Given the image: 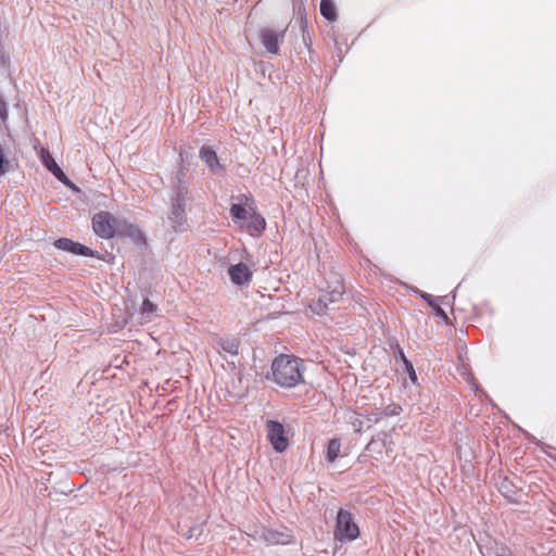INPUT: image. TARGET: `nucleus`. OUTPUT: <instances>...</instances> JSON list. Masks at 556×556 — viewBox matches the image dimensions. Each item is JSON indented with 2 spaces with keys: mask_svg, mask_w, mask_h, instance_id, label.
Segmentation results:
<instances>
[{
  "mask_svg": "<svg viewBox=\"0 0 556 556\" xmlns=\"http://www.w3.org/2000/svg\"><path fill=\"white\" fill-rule=\"evenodd\" d=\"M341 442L339 439H331L327 446V460L333 463L340 454Z\"/></svg>",
  "mask_w": 556,
  "mask_h": 556,
  "instance_id": "dca6fc26",
  "label": "nucleus"
},
{
  "mask_svg": "<svg viewBox=\"0 0 556 556\" xmlns=\"http://www.w3.org/2000/svg\"><path fill=\"white\" fill-rule=\"evenodd\" d=\"M118 219L111 213L101 211L92 217V229L102 239H112L116 236Z\"/></svg>",
  "mask_w": 556,
  "mask_h": 556,
  "instance_id": "20e7f679",
  "label": "nucleus"
},
{
  "mask_svg": "<svg viewBox=\"0 0 556 556\" xmlns=\"http://www.w3.org/2000/svg\"><path fill=\"white\" fill-rule=\"evenodd\" d=\"M116 236L121 238H130L136 243L144 242V236L137 225L129 223L126 219H118Z\"/></svg>",
  "mask_w": 556,
  "mask_h": 556,
  "instance_id": "9d476101",
  "label": "nucleus"
},
{
  "mask_svg": "<svg viewBox=\"0 0 556 556\" xmlns=\"http://www.w3.org/2000/svg\"><path fill=\"white\" fill-rule=\"evenodd\" d=\"M9 162L5 159L3 148L0 146V175L5 173V167L8 166Z\"/></svg>",
  "mask_w": 556,
  "mask_h": 556,
  "instance_id": "5701e85b",
  "label": "nucleus"
},
{
  "mask_svg": "<svg viewBox=\"0 0 556 556\" xmlns=\"http://www.w3.org/2000/svg\"><path fill=\"white\" fill-rule=\"evenodd\" d=\"M420 296L424 301H426L429 304V306H432L437 303V300H434L432 295L429 293H421Z\"/></svg>",
  "mask_w": 556,
  "mask_h": 556,
  "instance_id": "a878e982",
  "label": "nucleus"
},
{
  "mask_svg": "<svg viewBox=\"0 0 556 556\" xmlns=\"http://www.w3.org/2000/svg\"><path fill=\"white\" fill-rule=\"evenodd\" d=\"M0 118L2 122H5L8 118V109L7 104L0 98Z\"/></svg>",
  "mask_w": 556,
  "mask_h": 556,
  "instance_id": "393cba45",
  "label": "nucleus"
},
{
  "mask_svg": "<svg viewBox=\"0 0 556 556\" xmlns=\"http://www.w3.org/2000/svg\"><path fill=\"white\" fill-rule=\"evenodd\" d=\"M240 229L245 230L252 237H258L266 229V220L256 211V207L250 214L245 223H240Z\"/></svg>",
  "mask_w": 556,
  "mask_h": 556,
  "instance_id": "6e6552de",
  "label": "nucleus"
},
{
  "mask_svg": "<svg viewBox=\"0 0 556 556\" xmlns=\"http://www.w3.org/2000/svg\"><path fill=\"white\" fill-rule=\"evenodd\" d=\"M432 308V313L434 316L441 318L444 323L448 321V317L440 304L437 302L434 305L430 306Z\"/></svg>",
  "mask_w": 556,
  "mask_h": 556,
  "instance_id": "4be33fe9",
  "label": "nucleus"
},
{
  "mask_svg": "<svg viewBox=\"0 0 556 556\" xmlns=\"http://www.w3.org/2000/svg\"><path fill=\"white\" fill-rule=\"evenodd\" d=\"M172 215L174 220L177 223L185 220V204L182 199H177L173 204Z\"/></svg>",
  "mask_w": 556,
  "mask_h": 556,
  "instance_id": "a211bd4d",
  "label": "nucleus"
},
{
  "mask_svg": "<svg viewBox=\"0 0 556 556\" xmlns=\"http://www.w3.org/2000/svg\"><path fill=\"white\" fill-rule=\"evenodd\" d=\"M361 534L359 527L356 523L352 513L345 509H339L333 530L334 540L345 543L356 540Z\"/></svg>",
  "mask_w": 556,
  "mask_h": 556,
  "instance_id": "7ed1b4c3",
  "label": "nucleus"
},
{
  "mask_svg": "<svg viewBox=\"0 0 556 556\" xmlns=\"http://www.w3.org/2000/svg\"><path fill=\"white\" fill-rule=\"evenodd\" d=\"M200 157L213 174H220L224 172L223 166L219 164L218 156L212 148L202 147L200 149Z\"/></svg>",
  "mask_w": 556,
  "mask_h": 556,
  "instance_id": "f8f14e48",
  "label": "nucleus"
},
{
  "mask_svg": "<svg viewBox=\"0 0 556 556\" xmlns=\"http://www.w3.org/2000/svg\"><path fill=\"white\" fill-rule=\"evenodd\" d=\"M320 14L330 22L337 20V11L332 0L320 1Z\"/></svg>",
  "mask_w": 556,
  "mask_h": 556,
  "instance_id": "2eb2a0df",
  "label": "nucleus"
},
{
  "mask_svg": "<svg viewBox=\"0 0 556 556\" xmlns=\"http://www.w3.org/2000/svg\"><path fill=\"white\" fill-rule=\"evenodd\" d=\"M54 247L59 250L67 251L76 255L83 256H93V251L80 244L79 242H75L68 238H60L54 242Z\"/></svg>",
  "mask_w": 556,
  "mask_h": 556,
  "instance_id": "9b49d317",
  "label": "nucleus"
},
{
  "mask_svg": "<svg viewBox=\"0 0 556 556\" xmlns=\"http://www.w3.org/2000/svg\"><path fill=\"white\" fill-rule=\"evenodd\" d=\"M266 433L267 439L276 452L282 453L287 450L289 441L286 437L282 424L275 420H268L266 422Z\"/></svg>",
  "mask_w": 556,
  "mask_h": 556,
  "instance_id": "39448f33",
  "label": "nucleus"
},
{
  "mask_svg": "<svg viewBox=\"0 0 556 556\" xmlns=\"http://www.w3.org/2000/svg\"><path fill=\"white\" fill-rule=\"evenodd\" d=\"M291 535L283 534L277 531H268L265 539L273 544H288L291 541Z\"/></svg>",
  "mask_w": 556,
  "mask_h": 556,
  "instance_id": "f3484780",
  "label": "nucleus"
},
{
  "mask_svg": "<svg viewBox=\"0 0 556 556\" xmlns=\"http://www.w3.org/2000/svg\"><path fill=\"white\" fill-rule=\"evenodd\" d=\"M238 203H232L230 206V216L235 223H245L255 208V202L251 195L242 194L237 198Z\"/></svg>",
  "mask_w": 556,
  "mask_h": 556,
  "instance_id": "423d86ee",
  "label": "nucleus"
},
{
  "mask_svg": "<svg viewBox=\"0 0 556 556\" xmlns=\"http://www.w3.org/2000/svg\"><path fill=\"white\" fill-rule=\"evenodd\" d=\"M285 31L265 27L260 31V40L265 49L273 54L279 53V45L283 41Z\"/></svg>",
  "mask_w": 556,
  "mask_h": 556,
  "instance_id": "0eeeda50",
  "label": "nucleus"
},
{
  "mask_svg": "<svg viewBox=\"0 0 556 556\" xmlns=\"http://www.w3.org/2000/svg\"><path fill=\"white\" fill-rule=\"evenodd\" d=\"M365 418H366V428H370L372 425L380 421V419L382 418V414L377 413V412H370L365 415Z\"/></svg>",
  "mask_w": 556,
  "mask_h": 556,
  "instance_id": "412c9836",
  "label": "nucleus"
},
{
  "mask_svg": "<svg viewBox=\"0 0 556 556\" xmlns=\"http://www.w3.org/2000/svg\"><path fill=\"white\" fill-rule=\"evenodd\" d=\"M41 160L46 167L60 180L67 181L66 175L60 168V166L55 163L54 159L51 156L50 152L46 149L41 150Z\"/></svg>",
  "mask_w": 556,
  "mask_h": 556,
  "instance_id": "ddd939ff",
  "label": "nucleus"
},
{
  "mask_svg": "<svg viewBox=\"0 0 556 556\" xmlns=\"http://www.w3.org/2000/svg\"><path fill=\"white\" fill-rule=\"evenodd\" d=\"M231 282L236 286L248 285L253 277L252 269L245 263H238L228 268Z\"/></svg>",
  "mask_w": 556,
  "mask_h": 556,
  "instance_id": "1a4fd4ad",
  "label": "nucleus"
},
{
  "mask_svg": "<svg viewBox=\"0 0 556 556\" xmlns=\"http://www.w3.org/2000/svg\"><path fill=\"white\" fill-rule=\"evenodd\" d=\"M349 422L353 427L354 431L362 432L364 428L366 427L365 421L361 418V415L356 412H352Z\"/></svg>",
  "mask_w": 556,
  "mask_h": 556,
  "instance_id": "6ab92c4d",
  "label": "nucleus"
},
{
  "mask_svg": "<svg viewBox=\"0 0 556 556\" xmlns=\"http://www.w3.org/2000/svg\"><path fill=\"white\" fill-rule=\"evenodd\" d=\"M218 345L226 353L237 355L239 352L240 341L237 338H220L218 340Z\"/></svg>",
  "mask_w": 556,
  "mask_h": 556,
  "instance_id": "4468645a",
  "label": "nucleus"
},
{
  "mask_svg": "<svg viewBox=\"0 0 556 556\" xmlns=\"http://www.w3.org/2000/svg\"><path fill=\"white\" fill-rule=\"evenodd\" d=\"M156 311H157V306L149 299H146L142 302L141 309H140L142 316L149 317L151 314L156 313Z\"/></svg>",
  "mask_w": 556,
  "mask_h": 556,
  "instance_id": "aec40b11",
  "label": "nucleus"
},
{
  "mask_svg": "<svg viewBox=\"0 0 556 556\" xmlns=\"http://www.w3.org/2000/svg\"><path fill=\"white\" fill-rule=\"evenodd\" d=\"M304 371L303 359L294 355L280 354L274 358L268 378L282 389H292L304 383Z\"/></svg>",
  "mask_w": 556,
  "mask_h": 556,
  "instance_id": "f257e3e1",
  "label": "nucleus"
},
{
  "mask_svg": "<svg viewBox=\"0 0 556 556\" xmlns=\"http://www.w3.org/2000/svg\"><path fill=\"white\" fill-rule=\"evenodd\" d=\"M401 410V407L397 406V405H392V406H389L384 413H381L382 416L386 415V416H392V415H397Z\"/></svg>",
  "mask_w": 556,
  "mask_h": 556,
  "instance_id": "b1692460",
  "label": "nucleus"
},
{
  "mask_svg": "<svg viewBox=\"0 0 556 556\" xmlns=\"http://www.w3.org/2000/svg\"><path fill=\"white\" fill-rule=\"evenodd\" d=\"M325 283L319 289L318 298L312 299L308 305L311 311L317 315L325 314L331 305L339 303L345 292L343 281L337 275L330 276Z\"/></svg>",
  "mask_w": 556,
  "mask_h": 556,
  "instance_id": "f03ea898",
  "label": "nucleus"
},
{
  "mask_svg": "<svg viewBox=\"0 0 556 556\" xmlns=\"http://www.w3.org/2000/svg\"><path fill=\"white\" fill-rule=\"evenodd\" d=\"M553 556H556V547L552 549Z\"/></svg>",
  "mask_w": 556,
  "mask_h": 556,
  "instance_id": "bb28decb",
  "label": "nucleus"
}]
</instances>
